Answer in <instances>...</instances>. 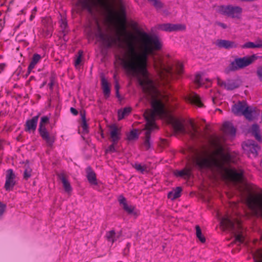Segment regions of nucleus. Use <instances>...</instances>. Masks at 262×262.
Instances as JSON below:
<instances>
[{
    "mask_svg": "<svg viewBox=\"0 0 262 262\" xmlns=\"http://www.w3.org/2000/svg\"><path fill=\"white\" fill-rule=\"evenodd\" d=\"M115 28V36L104 34L98 26L95 34L97 41L106 46L123 45L125 51L118 57V61L128 73L137 77L143 91L151 96L152 110L144 113L146 120V136L157 129L155 120L157 117L166 118L178 132H183L181 121L169 115L164 108V95L157 88V84L150 78L147 70L148 55L154 54L162 48L160 40L143 31H127L125 24H111Z\"/></svg>",
    "mask_w": 262,
    "mask_h": 262,
    "instance_id": "nucleus-1",
    "label": "nucleus"
},
{
    "mask_svg": "<svg viewBox=\"0 0 262 262\" xmlns=\"http://www.w3.org/2000/svg\"><path fill=\"white\" fill-rule=\"evenodd\" d=\"M230 162H233L230 153L220 147L212 154L206 152L200 155L195 160L196 164L200 167H216L227 178L242 182V191L248 195L247 200L248 206L255 214L262 215V190L256 191L255 186L245 180L241 170L229 168L224 165Z\"/></svg>",
    "mask_w": 262,
    "mask_h": 262,
    "instance_id": "nucleus-2",
    "label": "nucleus"
},
{
    "mask_svg": "<svg viewBox=\"0 0 262 262\" xmlns=\"http://www.w3.org/2000/svg\"><path fill=\"white\" fill-rule=\"evenodd\" d=\"M221 226L224 229H231L234 231L235 241L241 243L243 241L244 236L241 231L240 221L233 217L226 216L221 222Z\"/></svg>",
    "mask_w": 262,
    "mask_h": 262,
    "instance_id": "nucleus-3",
    "label": "nucleus"
},
{
    "mask_svg": "<svg viewBox=\"0 0 262 262\" xmlns=\"http://www.w3.org/2000/svg\"><path fill=\"white\" fill-rule=\"evenodd\" d=\"M257 58V56L253 55L250 56H245L242 58H236L232 61L229 66L230 71H235L248 66Z\"/></svg>",
    "mask_w": 262,
    "mask_h": 262,
    "instance_id": "nucleus-4",
    "label": "nucleus"
},
{
    "mask_svg": "<svg viewBox=\"0 0 262 262\" xmlns=\"http://www.w3.org/2000/svg\"><path fill=\"white\" fill-rule=\"evenodd\" d=\"M232 111L236 115H243L247 119L251 120L253 117L254 109L248 107L246 103L243 101L234 104L232 107Z\"/></svg>",
    "mask_w": 262,
    "mask_h": 262,
    "instance_id": "nucleus-5",
    "label": "nucleus"
},
{
    "mask_svg": "<svg viewBox=\"0 0 262 262\" xmlns=\"http://www.w3.org/2000/svg\"><path fill=\"white\" fill-rule=\"evenodd\" d=\"M217 12L221 14L234 18L239 16L242 12V9L239 7L221 6L219 7Z\"/></svg>",
    "mask_w": 262,
    "mask_h": 262,
    "instance_id": "nucleus-6",
    "label": "nucleus"
},
{
    "mask_svg": "<svg viewBox=\"0 0 262 262\" xmlns=\"http://www.w3.org/2000/svg\"><path fill=\"white\" fill-rule=\"evenodd\" d=\"M155 69L159 77L164 80L170 74L171 66L161 61H156Z\"/></svg>",
    "mask_w": 262,
    "mask_h": 262,
    "instance_id": "nucleus-7",
    "label": "nucleus"
},
{
    "mask_svg": "<svg viewBox=\"0 0 262 262\" xmlns=\"http://www.w3.org/2000/svg\"><path fill=\"white\" fill-rule=\"evenodd\" d=\"M243 148L250 157H255L257 155L259 147L254 144L253 142H248L243 144Z\"/></svg>",
    "mask_w": 262,
    "mask_h": 262,
    "instance_id": "nucleus-8",
    "label": "nucleus"
},
{
    "mask_svg": "<svg viewBox=\"0 0 262 262\" xmlns=\"http://www.w3.org/2000/svg\"><path fill=\"white\" fill-rule=\"evenodd\" d=\"M15 175L11 169L6 171L5 188L6 190H11L15 184Z\"/></svg>",
    "mask_w": 262,
    "mask_h": 262,
    "instance_id": "nucleus-9",
    "label": "nucleus"
},
{
    "mask_svg": "<svg viewBox=\"0 0 262 262\" xmlns=\"http://www.w3.org/2000/svg\"><path fill=\"white\" fill-rule=\"evenodd\" d=\"M119 202L121 207L128 213L133 214L135 215H138L139 214V212L135 209V207L128 204L124 196H120L119 198Z\"/></svg>",
    "mask_w": 262,
    "mask_h": 262,
    "instance_id": "nucleus-10",
    "label": "nucleus"
},
{
    "mask_svg": "<svg viewBox=\"0 0 262 262\" xmlns=\"http://www.w3.org/2000/svg\"><path fill=\"white\" fill-rule=\"evenodd\" d=\"M111 137L113 142H117L119 139L120 128L115 124L110 126Z\"/></svg>",
    "mask_w": 262,
    "mask_h": 262,
    "instance_id": "nucleus-11",
    "label": "nucleus"
},
{
    "mask_svg": "<svg viewBox=\"0 0 262 262\" xmlns=\"http://www.w3.org/2000/svg\"><path fill=\"white\" fill-rule=\"evenodd\" d=\"M185 27L183 25H177L171 24H165L162 26V29L166 31H173L185 29Z\"/></svg>",
    "mask_w": 262,
    "mask_h": 262,
    "instance_id": "nucleus-12",
    "label": "nucleus"
},
{
    "mask_svg": "<svg viewBox=\"0 0 262 262\" xmlns=\"http://www.w3.org/2000/svg\"><path fill=\"white\" fill-rule=\"evenodd\" d=\"M223 129L226 134L231 136H233L235 134V129L230 122H225L223 124Z\"/></svg>",
    "mask_w": 262,
    "mask_h": 262,
    "instance_id": "nucleus-13",
    "label": "nucleus"
},
{
    "mask_svg": "<svg viewBox=\"0 0 262 262\" xmlns=\"http://www.w3.org/2000/svg\"><path fill=\"white\" fill-rule=\"evenodd\" d=\"M216 45L220 48H224L226 49H230L236 47L234 42L226 40H219L217 41Z\"/></svg>",
    "mask_w": 262,
    "mask_h": 262,
    "instance_id": "nucleus-14",
    "label": "nucleus"
},
{
    "mask_svg": "<svg viewBox=\"0 0 262 262\" xmlns=\"http://www.w3.org/2000/svg\"><path fill=\"white\" fill-rule=\"evenodd\" d=\"M38 116H34L31 119L27 120L26 122V126L28 130H34L37 126L38 122Z\"/></svg>",
    "mask_w": 262,
    "mask_h": 262,
    "instance_id": "nucleus-15",
    "label": "nucleus"
},
{
    "mask_svg": "<svg viewBox=\"0 0 262 262\" xmlns=\"http://www.w3.org/2000/svg\"><path fill=\"white\" fill-rule=\"evenodd\" d=\"M187 100L194 103L198 107H202L203 106L200 97L196 94H191L187 98Z\"/></svg>",
    "mask_w": 262,
    "mask_h": 262,
    "instance_id": "nucleus-16",
    "label": "nucleus"
},
{
    "mask_svg": "<svg viewBox=\"0 0 262 262\" xmlns=\"http://www.w3.org/2000/svg\"><path fill=\"white\" fill-rule=\"evenodd\" d=\"M181 191L182 188L180 187H178L168 193V198L171 200L176 199L181 196Z\"/></svg>",
    "mask_w": 262,
    "mask_h": 262,
    "instance_id": "nucleus-17",
    "label": "nucleus"
},
{
    "mask_svg": "<svg viewBox=\"0 0 262 262\" xmlns=\"http://www.w3.org/2000/svg\"><path fill=\"white\" fill-rule=\"evenodd\" d=\"M101 84L104 94L106 97H108L110 94V85L107 81L104 78H102Z\"/></svg>",
    "mask_w": 262,
    "mask_h": 262,
    "instance_id": "nucleus-18",
    "label": "nucleus"
},
{
    "mask_svg": "<svg viewBox=\"0 0 262 262\" xmlns=\"http://www.w3.org/2000/svg\"><path fill=\"white\" fill-rule=\"evenodd\" d=\"M87 178L89 183L94 185H97V181L95 173L92 171H89L87 173Z\"/></svg>",
    "mask_w": 262,
    "mask_h": 262,
    "instance_id": "nucleus-19",
    "label": "nucleus"
},
{
    "mask_svg": "<svg viewBox=\"0 0 262 262\" xmlns=\"http://www.w3.org/2000/svg\"><path fill=\"white\" fill-rule=\"evenodd\" d=\"M250 132L254 135L256 140L259 141H261V138L260 134H259V127L257 125H253L252 126Z\"/></svg>",
    "mask_w": 262,
    "mask_h": 262,
    "instance_id": "nucleus-20",
    "label": "nucleus"
},
{
    "mask_svg": "<svg viewBox=\"0 0 262 262\" xmlns=\"http://www.w3.org/2000/svg\"><path fill=\"white\" fill-rule=\"evenodd\" d=\"M262 47V42L258 43H255L252 42H248L242 46V48L243 49L245 48H260Z\"/></svg>",
    "mask_w": 262,
    "mask_h": 262,
    "instance_id": "nucleus-21",
    "label": "nucleus"
},
{
    "mask_svg": "<svg viewBox=\"0 0 262 262\" xmlns=\"http://www.w3.org/2000/svg\"><path fill=\"white\" fill-rule=\"evenodd\" d=\"M61 181L62 183V185L63 186V188L64 189V190L66 192H67L68 193H71L72 191V188L70 185V182L65 178H62Z\"/></svg>",
    "mask_w": 262,
    "mask_h": 262,
    "instance_id": "nucleus-22",
    "label": "nucleus"
},
{
    "mask_svg": "<svg viewBox=\"0 0 262 262\" xmlns=\"http://www.w3.org/2000/svg\"><path fill=\"white\" fill-rule=\"evenodd\" d=\"M196 229V236L197 238L199 239V241L202 243H204L206 241V238L204 235L202 233V231L201 228L199 226H196L195 227Z\"/></svg>",
    "mask_w": 262,
    "mask_h": 262,
    "instance_id": "nucleus-23",
    "label": "nucleus"
},
{
    "mask_svg": "<svg viewBox=\"0 0 262 262\" xmlns=\"http://www.w3.org/2000/svg\"><path fill=\"white\" fill-rule=\"evenodd\" d=\"M131 109L129 107H126L123 110H119L118 112V119L121 120L126 115H128L130 112Z\"/></svg>",
    "mask_w": 262,
    "mask_h": 262,
    "instance_id": "nucleus-24",
    "label": "nucleus"
},
{
    "mask_svg": "<svg viewBox=\"0 0 262 262\" xmlns=\"http://www.w3.org/2000/svg\"><path fill=\"white\" fill-rule=\"evenodd\" d=\"M39 132L41 137L48 142L50 140L49 135L46 128H39Z\"/></svg>",
    "mask_w": 262,
    "mask_h": 262,
    "instance_id": "nucleus-25",
    "label": "nucleus"
},
{
    "mask_svg": "<svg viewBox=\"0 0 262 262\" xmlns=\"http://www.w3.org/2000/svg\"><path fill=\"white\" fill-rule=\"evenodd\" d=\"M138 137V130L136 129L133 130L129 132L127 135V139L128 140H134Z\"/></svg>",
    "mask_w": 262,
    "mask_h": 262,
    "instance_id": "nucleus-26",
    "label": "nucleus"
},
{
    "mask_svg": "<svg viewBox=\"0 0 262 262\" xmlns=\"http://www.w3.org/2000/svg\"><path fill=\"white\" fill-rule=\"evenodd\" d=\"M255 262H262V250H258L253 255Z\"/></svg>",
    "mask_w": 262,
    "mask_h": 262,
    "instance_id": "nucleus-27",
    "label": "nucleus"
},
{
    "mask_svg": "<svg viewBox=\"0 0 262 262\" xmlns=\"http://www.w3.org/2000/svg\"><path fill=\"white\" fill-rule=\"evenodd\" d=\"M49 121V118L47 116H43L41 117L39 122V128H46L45 126L48 123Z\"/></svg>",
    "mask_w": 262,
    "mask_h": 262,
    "instance_id": "nucleus-28",
    "label": "nucleus"
},
{
    "mask_svg": "<svg viewBox=\"0 0 262 262\" xmlns=\"http://www.w3.org/2000/svg\"><path fill=\"white\" fill-rule=\"evenodd\" d=\"M106 237L107 239L112 243L116 240V233L113 230L108 232L106 234Z\"/></svg>",
    "mask_w": 262,
    "mask_h": 262,
    "instance_id": "nucleus-29",
    "label": "nucleus"
},
{
    "mask_svg": "<svg viewBox=\"0 0 262 262\" xmlns=\"http://www.w3.org/2000/svg\"><path fill=\"white\" fill-rule=\"evenodd\" d=\"M134 167L137 171H140L142 173L143 172L146 168L145 165H142L139 163L135 164Z\"/></svg>",
    "mask_w": 262,
    "mask_h": 262,
    "instance_id": "nucleus-30",
    "label": "nucleus"
},
{
    "mask_svg": "<svg viewBox=\"0 0 262 262\" xmlns=\"http://www.w3.org/2000/svg\"><path fill=\"white\" fill-rule=\"evenodd\" d=\"M82 123L81 125H82V127L83 128V130L85 132H88V125L86 123V118H85V115L82 116Z\"/></svg>",
    "mask_w": 262,
    "mask_h": 262,
    "instance_id": "nucleus-31",
    "label": "nucleus"
},
{
    "mask_svg": "<svg viewBox=\"0 0 262 262\" xmlns=\"http://www.w3.org/2000/svg\"><path fill=\"white\" fill-rule=\"evenodd\" d=\"M82 55V52L81 51L79 52V55L77 57L75 61V66L78 68L80 62H81V57Z\"/></svg>",
    "mask_w": 262,
    "mask_h": 262,
    "instance_id": "nucleus-32",
    "label": "nucleus"
},
{
    "mask_svg": "<svg viewBox=\"0 0 262 262\" xmlns=\"http://www.w3.org/2000/svg\"><path fill=\"white\" fill-rule=\"evenodd\" d=\"M217 83H218V84L221 85L222 86L224 87L225 89H226L227 90H230V89H232L233 88V86H230L229 84H226V83L221 82L219 78H217Z\"/></svg>",
    "mask_w": 262,
    "mask_h": 262,
    "instance_id": "nucleus-33",
    "label": "nucleus"
},
{
    "mask_svg": "<svg viewBox=\"0 0 262 262\" xmlns=\"http://www.w3.org/2000/svg\"><path fill=\"white\" fill-rule=\"evenodd\" d=\"M189 174V171L187 170H183L176 172L175 174L178 176H184Z\"/></svg>",
    "mask_w": 262,
    "mask_h": 262,
    "instance_id": "nucleus-34",
    "label": "nucleus"
},
{
    "mask_svg": "<svg viewBox=\"0 0 262 262\" xmlns=\"http://www.w3.org/2000/svg\"><path fill=\"white\" fill-rule=\"evenodd\" d=\"M32 170L30 168L26 169L24 172V177L26 179H28L31 177Z\"/></svg>",
    "mask_w": 262,
    "mask_h": 262,
    "instance_id": "nucleus-35",
    "label": "nucleus"
},
{
    "mask_svg": "<svg viewBox=\"0 0 262 262\" xmlns=\"http://www.w3.org/2000/svg\"><path fill=\"white\" fill-rule=\"evenodd\" d=\"M194 81L195 83L200 85H202L203 84V78L201 77L200 75H196L195 76Z\"/></svg>",
    "mask_w": 262,
    "mask_h": 262,
    "instance_id": "nucleus-36",
    "label": "nucleus"
},
{
    "mask_svg": "<svg viewBox=\"0 0 262 262\" xmlns=\"http://www.w3.org/2000/svg\"><path fill=\"white\" fill-rule=\"evenodd\" d=\"M40 59V56L38 54H35L33 56V59L32 60V62H33L34 64H36L39 59Z\"/></svg>",
    "mask_w": 262,
    "mask_h": 262,
    "instance_id": "nucleus-37",
    "label": "nucleus"
},
{
    "mask_svg": "<svg viewBox=\"0 0 262 262\" xmlns=\"http://www.w3.org/2000/svg\"><path fill=\"white\" fill-rule=\"evenodd\" d=\"M6 205L0 202V215H1L5 211Z\"/></svg>",
    "mask_w": 262,
    "mask_h": 262,
    "instance_id": "nucleus-38",
    "label": "nucleus"
},
{
    "mask_svg": "<svg viewBox=\"0 0 262 262\" xmlns=\"http://www.w3.org/2000/svg\"><path fill=\"white\" fill-rule=\"evenodd\" d=\"M177 71L178 74H181L183 71V65L181 63H179L177 68Z\"/></svg>",
    "mask_w": 262,
    "mask_h": 262,
    "instance_id": "nucleus-39",
    "label": "nucleus"
},
{
    "mask_svg": "<svg viewBox=\"0 0 262 262\" xmlns=\"http://www.w3.org/2000/svg\"><path fill=\"white\" fill-rule=\"evenodd\" d=\"M115 90H116V92L117 96L118 97H120V96L119 95V84L117 82H116V84H115Z\"/></svg>",
    "mask_w": 262,
    "mask_h": 262,
    "instance_id": "nucleus-40",
    "label": "nucleus"
},
{
    "mask_svg": "<svg viewBox=\"0 0 262 262\" xmlns=\"http://www.w3.org/2000/svg\"><path fill=\"white\" fill-rule=\"evenodd\" d=\"M257 74L259 77V78L261 81H262V68H259L257 71Z\"/></svg>",
    "mask_w": 262,
    "mask_h": 262,
    "instance_id": "nucleus-41",
    "label": "nucleus"
},
{
    "mask_svg": "<svg viewBox=\"0 0 262 262\" xmlns=\"http://www.w3.org/2000/svg\"><path fill=\"white\" fill-rule=\"evenodd\" d=\"M60 26L62 29H66L67 27V23L65 21L62 20L60 23Z\"/></svg>",
    "mask_w": 262,
    "mask_h": 262,
    "instance_id": "nucleus-42",
    "label": "nucleus"
},
{
    "mask_svg": "<svg viewBox=\"0 0 262 262\" xmlns=\"http://www.w3.org/2000/svg\"><path fill=\"white\" fill-rule=\"evenodd\" d=\"M35 66V64H34L33 62H32L31 61V63L30 64L29 66V71H31V70H32L34 67Z\"/></svg>",
    "mask_w": 262,
    "mask_h": 262,
    "instance_id": "nucleus-43",
    "label": "nucleus"
},
{
    "mask_svg": "<svg viewBox=\"0 0 262 262\" xmlns=\"http://www.w3.org/2000/svg\"><path fill=\"white\" fill-rule=\"evenodd\" d=\"M70 110H71V112H72V113L74 115H77L78 114V112L76 111V110H75L73 107H71Z\"/></svg>",
    "mask_w": 262,
    "mask_h": 262,
    "instance_id": "nucleus-44",
    "label": "nucleus"
},
{
    "mask_svg": "<svg viewBox=\"0 0 262 262\" xmlns=\"http://www.w3.org/2000/svg\"><path fill=\"white\" fill-rule=\"evenodd\" d=\"M5 66H6V65H5V63H1V64H0V69H1V70H4V69L5 68Z\"/></svg>",
    "mask_w": 262,
    "mask_h": 262,
    "instance_id": "nucleus-45",
    "label": "nucleus"
},
{
    "mask_svg": "<svg viewBox=\"0 0 262 262\" xmlns=\"http://www.w3.org/2000/svg\"><path fill=\"white\" fill-rule=\"evenodd\" d=\"M108 150L110 151H114L115 150L114 147L113 146H111L108 149Z\"/></svg>",
    "mask_w": 262,
    "mask_h": 262,
    "instance_id": "nucleus-46",
    "label": "nucleus"
},
{
    "mask_svg": "<svg viewBox=\"0 0 262 262\" xmlns=\"http://www.w3.org/2000/svg\"><path fill=\"white\" fill-rule=\"evenodd\" d=\"M93 37H91V36H89V39H91V38L93 39Z\"/></svg>",
    "mask_w": 262,
    "mask_h": 262,
    "instance_id": "nucleus-47",
    "label": "nucleus"
},
{
    "mask_svg": "<svg viewBox=\"0 0 262 262\" xmlns=\"http://www.w3.org/2000/svg\"><path fill=\"white\" fill-rule=\"evenodd\" d=\"M136 23H134V27H136Z\"/></svg>",
    "mask_w": 262,
    "mask_h": 262,
    "instance_id": "nucleus-48",
    "label": "nucleus"
}]
</instances>
